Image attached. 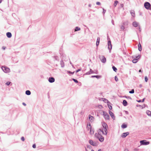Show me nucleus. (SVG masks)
I'll use <instances>...</instances> for the list:
<instances>
[{
	"mask_svg": "<svg viewBox=\"0 0 151 151\" xmlns=\"http://www.w3.org/2000/svg\"><path fill=\"white\" fill-rule=\"evenodd\" d=\"M102 126L103 128L102 129H100L99 131L101 132L103 134L106 135L108 132L107 130V125L105 122H103L102 123Z\"/></svg>",
	"mask_w": 151,
	"mask_h": 151,
	"instance_id": "nucleus-1",
	"label": "nucleus"
},
{
	"mask_svg": "<svg viewBox=\"0 0 151 151\" xmlns=\"http://www.w3.org/2000/svg\"><path fill=\"white\" fill-rule=\"evenodd\" d=\"M100 133L101 132L99 131L98 134H95V136L100 142H102L104 140V137L100 134Z\"/></svg>",
	"mask_w": 151,
	"mask_h": 151,
	"instance_id": "nucleus-2",
	"label": "nucleus"
},
{
	"mask_svg": "<svg viewBox=\"0 0 151 151\" xmlns=\"http://www.w3.org/2000/svg\"><path fill=\"white\" fill-rule=\"evenodd\" d=\"M144 6L147 9H151V5L149 3L146 2L144 4Z\"/></svg>",
	"mask_w": 151,
	"mask_h": 151,
	"instance_id": "nucleus-3",
	"label": "nucleus"
},
{
	"mask_svg": "<svg viewBox=\"0 0 151 151\" xmlns=\"http://www.w3.org/2000/svg\"><path fill=\"white\" fill-rule=\"evenodd\" d=\"M141 145H147L150 144L149 142H147L145 140H141L140 142Z\"/></svg>",
	"mask_w": 151,
	"mask_h": 151,
	"instance_id": "nucleus-4",
	"label": "nucleus"
},
{
	"mask_svg": "<svg viewBox=\"0 0 151 151\" xmlns=\"http://www.w3.org/2000/svg\"><path fill=\"white\" fill-rule=\"evenodd\" d=\"M2 69L5 73H8L10 72V69L7 67H2Z\"/></svg>",
	"mask_w": 151,
	"mask_h": 151,
	"instance_id": "nucleus-5",
	"label": "nucleus"
},
{
	"mask_svg": "<svg viewBox=\"0 0 151 151\" xmlns=\"http://www.w3.org/2000/svg\"><path fill=\"white\" fill-rule=\"evenodd\" d=\"M103 115L104 118L106 119H109V116L107 113L104 111L103 112Z\"/></svg>",
	"mask_w": 151,
	"mask_h": 151,
	"instance_id": "nucleus-6",
	"label": "nucleus"
},
{
	"mask_svg": "<svg viewBox=\"0 0 151 151\" xmlns=\"http://www.w3.org/2000/svg\"><path fill=\"white\" fill-rule=\"evenodd\" d=\"M89 143L91 145H92L93 146H96L97 145V144L96 143L93 141L92 140L90 139L89 140Z\"/></svg>",
	"mask_w": 151,
	"mask_h": 151,
	"instance_id": "nucleus-7",
	"label": "nucleus"
},
{
	"mask_svg": "<svg viewBox=\"0 0 151 151\" xmlns=\"http://www.w3.org/2000/svg\"><path fill=\"white\" fill-rule=\"evenodd\" d=\"M140 56H138L136 57V59H134L132 60V62L134 63H136L138 61V59L139 58Z\"/></svg>",
	"mask_w": 151,
	"mask_h": 151,
	"instance_id": "nucleus-8",
	"label": "nucleus"
},
{
	"mask_svg": "<svg viewBox=\"0 0 151 151\" xmlns=\"http://www.w3.org/2000/svg\"><path fill=\"white\" fill-rule=\"evenodd\" d=\"M129 134V132H126L125 133H124L122 134V135L121 136L122 137V138H125V137L127 135H128Z\"/></svg>",
	"mask_w": 151,
	"mask_h": 151,
	"instance_id": "nucleus-9",
	"label": "nucleus"
},
{
	"mask_svg": "<svg viewBox=\"0 0 151 151\" xmlns=\"http://www.w3.org/2000/svg\"><path fill=\"white\" fill-rule=\"evenodd\" d=\"M101 62L103 63H105L106 61V59L104 56H101L100 57Z\"/></svg>",
	"mask_w": 151,
	"mask_h": 151,
	"instance_id": "nucleus-10",
	"label": "nucleus"
},
{
	"mask_svg": "<svg viewBox=\"0 0 151 151\" xmlns=\"http://www.w3.org/2000/svg\"><path fill=\"white\" fill-rule=\"evenodd\" d=\"M86 129L88 131L90 130V129H92L90 123L87 124Z\"/></svg>",
	"mask_w": 151,
	"mask_h": 151,
	"instance_id": "nucleus-11",
	"label": "nucleus"
},
{
	"mask_svg": "<svg viewBox=\"0 0 151 151\" xmlns=\"http://www.w3.org/2000/svg\"><path fill=\"white\" fill-rule=\"evenodd\" d=\"M109 113L111 116L112 119H115V116L114 114L110 111H109Z\"/></svg>",
	"mask_w": 151,
	"mask_h": 151,
	"instance_id": "nucleus-12",
	"label": "nucleus"
},
{
	"mask_svg": "<svg viewBox=\"0 0 151 151\" xmlns=\"http://www.w3.org/2000/svg\"><path fill=\"white\" fill-rule=\"evenodd\" d=\"M49 81L50 83L53 82L55 81V79L52 77L50 78H49Z\"/></svg>",
	"mask_w": 151,
	"mask_h": 151,
	"instance_id": "nucleus-13",
	"label": "nucleus"
},
{
	"mask_svg": "<svg viewBox=\"0 0 151 151\" xmlns=\"http://www.w3.org/2000/svg\"><path fill=\"white\" fill-rule=\"evenodd\" d=\"M100 38L99 37L97 38L96 42V45L97 47L99 45L100 42Z\"/></svg>",
	"mask_w": 151,
	"mask_h": 151,
	"instance_id": "nucleus-14",
	"label": "nucleus"
},
{
	"mask_svg": "<svg viewBox=\"0 0 151 151\" xmlns=\"http://www.w3.org/2000/svg\"><path fill=\"white\" fill-rule=\"evenodd\" d=\"M89 119L91 122H93V121L94 117L91 115L89 116Z\"/></svg>",
	"mask_w": 151,
	"mask_h": 151,
	"instance_id": "nucleus-15",
	"label": "nucleus"
},
{
	"mask_svg": "<svg viewBox=\"0 0 151 151\" xmlns=\"http://www.w3.org/2000/svg\"><path fill=\"white\" fill-rule=\"evenodd\" d=\"M6 36L8 38H10L12 37V34L10 32H8L6 33Z\"/></svg>",
	"mask_w": 151,
	"mask_h": 151,
	"instance_id": "nucleus-16",
	"label": "nucleus"
},
{
	"mask_svg": "<svg viewBox=\"0 0 151 151\" xmlns=\"http://www.w3.org/2000/svg\"><path fill=\"white\" fill-rule=\"evenodd\" d=\"M90 133L91 134H93L94 133V130L93 129H91L90 130Z\"/></svg>",
	"mask_w": 151,
	"mask_h": 151,
	"instance_id": "nucleus-17",
	"label": "nucleus"
},
{
	"mask_svg": "<svg viewBox=\"0 0 151 151\" xmlns=\"http://www.w3.org/2000/svg\"><path fill=\"white\" fill-rule=\"evenodd\" d=\"M138 50L139 51H141L142 50V46L141 45V44L140 43H139V44L138 45Z\"/></svg>",
	"mask_w": 151,
	"mask_h": 151,
	"instance_id": "nucleus-18",
	"label": "nucleus"
},
{
	"mask_svg": "<svg viewBox=\"0 0 151 151\" xmlns=\"http://www.w3.org/2000/svg\"><path fill=\"white\" fill-rule=\"evenodd\" d=\"M123 104L124 106H126L127 105V102L125 100H124L123 101Z\"/></svg>",
	"mask_w": 151,
	"mask_h": 151,
	"instance_id": "nucleus-19",
	"label": "nucleus"
},
{
	"mask_svg": "<svg viewBox=\"0 0 151 151\" xmlns=\"http://www.w3.org/2000/svg\"><path fill=\"white\" fill-rule=\"evenodd\" d=\"M133 25L135 27H137L138 26V24L136 22H134L133 23Z\"/></svg>",
	"mask_w": 151,
	"mask_h": 151,
	"instance_id": "nucleus-20",
	"label": "nucleus"
},
{
	"mask_svg": "<svg viewBox=\"0 0 151 151\" xmlns=\"http://www.w3.org/2000/svg\"><path fill=\"white\" fill-rule=\"evenodd\" d=\"M146 113L148 115L151 116V112L150 111H146Z\"/></svg>",
	"mask_w": 151,
	"mask_h": 151,
	"instance_id": "nucleus-21",
	"label": "nucleus"
},
{
	"mask_svg": "<svg viewBox=\"0 0 151 151\" xmlns=\"http://www.w3.org/2000/svg\"><path fill=\"white\" fill-rule=\"evenodd\" d=\"M101 76H99V75H97V76H91L92 77H96V78H100L101 77Z\"/></svg>",
	"mask_w": 151,
	"mask_h": 151,
	"instance_id": "nucleus-22",
	"label": "nucleus"
},
{
	"mask_svg": "<svg viewBox=\"0 0 151 151\" xmlns=\"http://www.w3.org/2000/svg\"><path fill=\"white\" fill-rule=\"evenodd\" d=\"M25 93L27 95H29L31 94V92L29 90L26 91Z\"/></svg>",
	"mask_w": 151,
	"mask_h": 151,
	"instance_id": "nucleus-23",
	"label": "nucleus"
},
{
	"mask_svg": "<svg viewBox=\"0 0 151 151\" xmlns=\"http://www.w3.org/2000/svg\"><path fill=\"white\" fill-rule=\"evenodd\" d=\"M121 127L122 128H125L127 127V125L126 124H124L122 125Z\"/></svg>",
	"mask_w": 151,
	"mask_h": 151,
	"instance_id": "nucleus-24",
	"label": "nucleus"
},
{
	"mask_svg": "<svg viewBox=\"0 0 151 151\" xmlns=\"http://www.w3.org/2000/svg\"><path fill=\"white\" fill-rule=\"evenodd\" d=\"M118 1H115L114 5L115 7L116 6L117 4L118 3Z\"/></svg>",
	"mask_w": 151,
	"mask_h": 151,
	"instance_id": "nucleus-25",
	"label": "nucleus"
},
{
	"mask_svg": "<svg viewBox=\"0 0 151 151\" xmlns=\"http://www.w3.org/2000/svg\"><path fill=\"white\" fill-rule=\"evenodd\" d=\"M80 28L78 27H76L75 29V31H78L80 30Z\"/></svg>",
	"mask_w": 151,
	"mask_h": 151,
	"instance_id": "nucleus-26",
	"label": "nucleus"
},
{
	"mask_svg": "<svg viewBox=\"0 0 151 151\" xmlns=\"http://www.w3.org/2000/svg\"><path fill=\"white\" fill-rule=\"evenodd\" d=\"M112 68L113 69V70L114 71H115V72H116V71L117 70V69L114 66H113L112 67Z\"/></svg>",
	"mask_w": 151,
	"mask_h": 151,
	"instance_id": "nucleus-27",
	"label": "nucleus"
},
{
	"mask_svg": "<svg viewBox=\"0 0 151 151\" xmlns=\"http://www.w3.org/2000/svg\"><path fill=\"white\" fill-rule=\"evenodd\" d=\"M112 45H108V48L109 50H111L112 49Z\"/></svg>",
	"mask_w": 151,
	"mask_h": 151,
	"instance_id": "nucleus-28",
	"label": "nucleus"
},
{
	"mask_svg": "<svg viewBox=\"0 0 151 151\" xmlns=\"http://www.w3.org/2000/svg\"><path fill=\"white\" fill-rule=\"evenodd\" d=\"M134 93V90L133 89L132 90L130 91H129V93Z\"/></svg>",
	"mask_w": 151,
	"mask_h": 151,
	"instance_id": "nucleus-29",
	"label": "nucleus"
},
{
	"mask_svg": "<svg viewBox=\"0 0 151 151\" xmlns=\"http://www.w3.org/2000/svg\"><path fill=\"white\" fill-rule=\"evenodd\" d=\"M131 14L133 16V17H134L135 15V13L134 12H131Z\"/></svg>",
	"mask_w": 151,
	"mask_h": 151,
	"instance_id": "nucleus-30",
	"label": "nucleus"
},
{
	"mask_svg": "<svg viewBox=\"0 0 151 151\" xmlns=\"http://www.w3.org/2000/svg\"><path fill=\"white\" fill-rule=\"evenodd\" d=\"M108 107L110 110H111L112 109V106L110 105H108Z\"/></svg>",
	"mask_w": 151,
	"mask_h": 151,
	"instance_id": "nucleus-31",
	"label": "nucleus"
},
{
	"mask_svg": "<svg viewBox=\"0 0 151 151\" xmlns=\"http://www.w3.org/2000/svg\"><path fill=\"white\" fill-rule=\"evenodd\" d=\"M72 80L76 83H78V81L75 79L73 78Z\"/></svg>",
	"mask_w": 151,
	"mask_h": 151,
	"instance_id": "nucleus-32",
	"label": "nucleus"
},
{
	"mask_svg": "<svg viewBox=\"0 0 151 151\" xmlns=\"http://www.w3.org/2000/svg\"><path fill=\"white\" fill-rule=\"evenodd\" d=\"M148 80V78H147V76H145V81L146 82H147V81Z\"/></svg>",
	"mask_w": 151,
	"mask_h": 151,
	"instance_id": "nucleus-33",
	"label": "nucleus"
},
{
	"mask_svg": "<svg viewBox=\"0 0 151 151\" xmlns=\"http://www.w3.org/2000/svg\"><path fill=\"white\" fill-rule=\"evenodd\" d=\"M11 83L10 82H8L6 83V84L7 85H9Z\"/></svg>",
	"mask_w": 151,
	"mask_h": 151,
	"instance_id": "nucleus-34",
	"label": "nucleus"
},
{
	"mask_svg": "<svg viewBox=\"0 0 151 151\" xmlns=\"http://www.w3.org/2000/svg\"><path fill=\"white\" fill-rule=\"evenodd\" d=\"M121 29L122 30H124V26L122 25L121 27Z\"/></svg>",
	"mask_w": 151,
	"mask_h": 151,
	"instance_id": "nucleus-35",
	"label": "nucleus"
},
{
	"mask_svg": "<svg viewBox=\"0 0 151 151\" xmlns=\"http://www.w3.org/2000/svg\"><path fill=\"white\" fill-rule=\"evenodd\" d=\"M67 72L68 73H70V74H73L74 73V72H70V71H67Z\"/></svg>",
	"mask_w": 151,
	"mask_h": 151,
	"instance_id": "nucleus-36",
	"label": "nucleus"
},
{
	"mask_svg": "<svg viewBox=\"0 0 151 151\" xmlns=\"http://www.w3.org/2000/svg\"><path fill=\"white\" fill-rule=\"evenodd\" d=\"M115 81H118V78L116 76L115 77Z\"/></svg>",
	"mask_w": 151,
	"mask_h": 151,
	"instance_id": "nucleus-37",
	"label": "nucleus"
},
{
	"mask_svg": "<svg viewBox=\"0 0 151 151\" xmlns=\"http://www.w3.org/2000/svg\"><path fill=\"white\" fill-rule=\"evenodd\" d=\"M21 139L23 141H24V137H22L21 138Z\"/></svg>",
	"mask_w": 151,
	"mask_h": 151,
	"instance_id": "nucleus-38",
	"label": "nucleus"
},
{
	"mask_svg": "<svg viewBox=\"0 0 151 151\" xmlns=\"http://www.w3.org/2000/svg\"><path fill=\"white\" fill-rule=\"evenodd\" d=\"M96 4L98 5H100V3L99 2H97L96 3Z\"/></svg>",
	"mask_w": 151,
	"mask_h": 151,
	"instance_id": "nucleus-39",
	"label": "nucleus"
},
{
	"mask_svg": "<svg viewBox=\"0 0 151 151\" xmlns=\"http://www.w3.org/2000/svg\"><path fill=\"white\" fill-rule=\"evenodd\" d=\"M108 45H112L111 44V41H108Z\"/></svg>",
	"mask_w": 151,
	"mask_h": 151,
	"instance_id": "nucleus-40",
	"label": "nucleus"
},
{
	"mask_svg": "<svg viewBox=\"0 0 151 151\" xmlns=\"http://www.w3.org/2000/svg\"><path fill=\"white\" fill-rule=\"evenodd\" d=\"M32 147L33 148H36V145L35 144H33L32 145Z\"/></svg>",
	"mask_w": 151,
	"mask_h": 151,
	"instance_id": "nucleus-41",
	"label": "nucleus"
},
{
	"mask_svg": "<svg viewBox=\"0 0 151 151\" xmlns=\"http://www.w3.org/2000/svg\"><path fill=\"white\" fill-rule=\"evenodd\" d=\"M80 70V69H78L76 71V73L78 72V71Z\"/></svg>",
	"mask_w": 151,
	"mask_h": 151,
	"instance_id": "nucleus-42",
	"label": "nucleus"
},
{
	"mask_svg": "<svg viewBox=\"0 0 151 151\" xmlns=\"http://www.w3.org/2000/svg\"><path fill=\"white\" fill-rule=\"evenodd\" d=\"M91 151H94L93 150H91ZM98 151H101V149L99 150Z\"/></svg>",
	"mask_w": 151,
	"mask_h": 151,
	"instance_id": "nucleus-43",
	"label": "nucleus"
},
{
	"mask_svg": "<svg viewBox=\"0 0 151 151\" xmlns=\"http://www.w3.org/2000/svg\"><path fill=\"white\" fill-rule=\"evenodd\" d=\"M5 48H5V47H2V49H3V50H5Z\"/></svg>",
	"mask_w": 151,
	"mask_h": 151,
	"instance_id": "nucleus-44",
	"label": "nucleus"
},
{
	"mask_svg": "<svg viewBox=\"0 0 151 151\" xmlns=\"http://www.w3.org/2000/svg\"><path fill=\"white\" fill-rule=\"evenodd\" d=\"M24 105V106H26V104L24 103H22Z\"/></svg>",
	"mask_w": 151,
	"mask_h": 151,
	"instance_id": "nucleus-45",
	"label": "nucleus"
},
{
	"mask_svg": "<svg viewBox=\"0 0 151 151\" xmlns=\"http://www.w3.org/2000/svg\"><path fill=\"white\" fill-rule=\"evenodd\" d=\"M125 113H126V114H128V112L127 111H125Z\"/></svg>",
	"mask_w": 151,
	"mask_h": 151,
	"instance_id": "nucleus-46",
	"label": "nucleus"
},
{
	"mask_svg": "<svg viewBox=\"0 0 151 151\" xmlns=\"http://www.w3.org/2000/svg\"><path fill=\"white\" fill-rule=\"evenodd\" d=\"M124 151H129V150L128 149H125Z\"/></svg>",
	"mask_w": 151,
	"mask_h": 151,
	"instance_id": "nucleus-47",
	"label": "nucleus"
},
{
	"mask_svg": "<svg viewBox=\"0 0 151 151\" xmlns=\"http://www.w3.org/2000/svg\"><path fill=\"white\" fill-rule=\"evenodd\" d=\"M134 151H138L137 149H135L134 150Z\"/></svg>",
	"mask_w": 151,
	"mask_h": 151,
	"instance_id": "nucleus-48",
	"label": "nucleus"
},
{
	"mask_svg": "<svg viewBox=\"0 0 151 151\" xmlns=\"http://www.w3.org/2000/svg\"><path fill=\"white\" fill-rule=\"evenodd\" d=\"M2 0H0V3H1L2 2Z\"/></svg>",
	"mask_w": 151,
	"mask_h": 151,
	"instance_id": "nucleus-49",
	"label": "nucleus"
},
{
	"mask_svg": "<svg viewBox=\"0 0 151 151\" xmlns=\"http://www.w3.org/2000/svg\"><path fill=\"white\" fill-rule=\"evenodd\" d=\"M139 72H141V70H139Z\"/></svg>",
	"mask_w": 151,
	"mask_h": 151,
	"instance_id": "nucleus-50",
	"label": "nucleus"
},
{
	"mask_svg": "<svg viewBox=\"0 0 151 151\" xmlns=\"http://www.w3.org/2000/svg\"><path fill=\"white\" fill-rule=\"evenodd\" d=\"M138 102H141V101L139 100V101H138Z\"/></svg>",
	"mask_w": 151,
	"mask_h": 151,
	"instance_id": "nucleus-51",
	"label": "nucleus"
},
{
	"mask_svg": "<svg viewBox=\"0 0 151 151\" xmlns=\"http://www.w3.org/2000/svg\"><path fill=\"white\" fill-rule=\"evenodd\" d=\"M144 101V99H143V101Z\"/></svg>",
	"mask_w": 151,
	"mask_h": 151,
	"instance_id": "nucleus-52",
	"label": "nucleus"
}]
</instances>
